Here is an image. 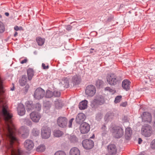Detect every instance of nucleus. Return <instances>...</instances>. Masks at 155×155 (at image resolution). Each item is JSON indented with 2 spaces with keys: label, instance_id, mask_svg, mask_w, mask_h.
Returning a JSON list of instances; mask_svg holds the SVG:
<instances>
[{
  "label": "nucleus",
  "instance_id": "nucleus-1",
  "mask_svg": "<svg viewBox=\"0 0 155 155\" xmlns=\"http://www.w3.org/2000/svg\"><path fill=\"white\" fill-rule=\"evenodd\" d=\"M15 129L16 131L15 132H14L13 129L11 130L12 135L11 136L10 144V155H20L19 151L12 148V146L14 143L18 142V140L16 137L17 135L18 134H21L22 137L26 138L28 136L29 134V130L25 126H21L18 131L17 130L16 127Z\"/></svg>",
  "mask_w": 155,
  "mask_h": 155
},
{
  "label": "nucleus",
  "instance_id": "nucleus-2",
  "mask_svg": "<svg viewBox=\"0 0 155 155\" xmlns=\"http://www.w3.org/2000/svg\"><path fill=\"white\" fill-rule=\"evenodd\" d=\"M106 78L108 83L111 86L116 85L120 79L115 74L112 73L107 74Z\"/></svg>",
  "mask_w": 155,
  "mask_h": 155
},
{
  "label": "nucleus",
  "instance_id": "nucleus-3",
  "mask_svg": "<svg viewBox=\"0 0 155 155\" xmlns=\"http://www.w3.org/2000/svg\"><path fill=\"white\" fill-rule=\"evenodd\" d=\"M112 132L114 137L117 138L121 137L124 135V131L122 128L120 127L115 126L112 128Z\"/></svg>",
  "mask_w": 155,
  "mask_h": 155
},
{
  "label": "nucleus",
  "instance_id": "nucleus-4",
  "mask_svg": "<svg viewBox=\"0 0 155 155\" xmlns=\"http://www.w3.org/2000/svg\"><path fill=\"white\" fill-rule=\"evenodd\" d=\"M141 131L143 135L146 137H149L152 133V129L151 126L145 124L143 126Z\"/></svg>",
  "mask_w": 155,
  "mask_h": 155
},
{
  "label": "nucleus",
  "instance_id": "nucleus-5",
  "mask_svg": "<svg viewBox=\"0 0 155 155\" xmlns=\"http://www.w3.org/2000/svg\"><path fill=\"white\" fill-rule=\"evenodd\" d=\"M96 92L95 86L92 85H89L87 86L85 89V93L87 97H93Z\"/></svg>",
  "mask_w": 155,
  "mask_h": 155
},
{
  "label": "nucleus",
  "instance_id": "nucleus-6",
  "mask_svg": "<svg viewBox=\"0 0 155 155\" xmlns=\"http://www.w3.org/2000/svg\"><path fill=\"white\" fill-rule=\"evenodd\" d=\"M51 132V130L49 127L47 126L43 127L41 132L42 137L45 139L48 138L50 136Z\"/></svg>",
  "mask_w": 155,
  "mask_h": 155
},
{
  "label": "nucleus",
  "instance_id": "nucleus-7",
  "mask_svg": "<svg viewBox=\"0 0 155 155\" xmlns=\"http://www.w3.org/2000/svg\"><path fill=\"white\" fill-rule=\"evenodd\" d=\"M45 93V91L44 89L41 87H38L35 91L34 97L36 99L40 100L44 97Z\"/></svg>",
  "mask_w": 155,
  "mask_h": 155
},
{
  "label": "nucleus",
  "instance_id": "nucleus-8",
  "mask_svg": "<svg viewBox=\"0 0 155 155\" xmlns=\"http://www.w3.org/2000/svg\"><path fill=\"white\" fill-rule=\"evenodd\" d=\"M104 97L101 95H97L92 101L94 105H102L105 102Z\"/></svg>",
  "mask_w": 155,
  "mask_h": 155
},
{
  "label": "nucleus",
  "instance_id": "nucleus-9",
  "mask_svg": "<svg viewBox=\"0 0 155 155\" xmlns=\"http://www.w3.org/2000/svg\"><path fill=\"white\" fill-rule=\"evenodd\" d=\"M82 144L84 148L89 150L92 149L94 146V142L90 139H85L83 141Z\"/></svg>",
  "mask_w": 155,
  "mask_h": 155
},
{
  "label": "nucleus",
  "instance_id": "nucleus-10",
  "mask_svg": "<svg viewBox=\"0 0 155 155\" xmlns=\"http://www.w3.org/2000/svg\"><path fill=\"white\" fill-rule=\"evenodd\" d=\"M30 119L33 122L38 123L39 122L41 118V115L39 113L34 111L30 114Z\"/></svg>",
  "mask_w": 155,
  "mask_h": 155
},
{
  "label": "nucleus",
  "instance_id": "nucleus-11",
  "mask_svg": "<svg viewBox=\"0 0 155 155\" xmlns=\"http://www.w3.org/2000/svg\"><path fill=\"white\" fill-rule=\"evenodd\" d=\"M142 121L144 122L150 123L152 121L151 114L147 112H144L141 115Z\"/></svg>",
  "mask_w": 155,
  "mask_h": 155
},
{
  "label": "nucleus",
  "instance_id": "nucleus-12",
  "mask_svg": "<svg viewBox=\"0 0 155 155\" xmlns=\"http://www.w3.org/2000/svg\"><path fill=\"white\" fill-rule=\"evenodd\" d=\"M90 129L89 124L85 122L81 124L80 126V132L82 134L87 133L89 131Z\"/></svg>",
  "mask_w": 155,
  "mask_h": 155
},
{
  "label": "nucleus",
  "instance_id": "nucleus-13",
  "mask_svg": "<svg viewBox=\"0 0 155 155\" xmlns=\"http://www.w3.org/2000/svg\"><path fill=\"white\" fill-rule=\"evenodd\" d=\"M68 122L67 118L64 117H59L57 120V123L59 126L61 127H66Z\"/></svg>",
  "mask_w": 155,
  "mask_h": 155
},
{
  "label": "nucleus",
  "instance_id": "nucleus-14",
  "mask_svg": "<svg viewBox=\"0 0 155 155\" xmlns=\"http://www.w3.org/2000/svg\"><path fill=\"white\" fill-rule=\"evenodd\" d=\"M24 146L25 149L28 151L32 150L34 147V143L33 141L30 140H26L24 143Z\"/></svg>",
  "mask_w": 155,
  "mask_h": 155
},
{
  "label": "nucleus",
  "instance_id": "nucleus-15",
  "mask_svg": "<svg viewBox=\"0 0 155 155\" xmlns=\"http://www.w3.org/2000/svg\"><path fill=\"white\" fill-rule=\"evenodd\" d=\"M108 153L110 155H115L117 152V149L115 145L114 144H110L107 147Z\"/></svg>",
  "mask_w": 155,
  "mask_h": 155
},
{
  "label": "nucleus",
  "instance_id": "nucleus-16",
  "mask_svg": "<svg viewBox=\"0 0 155 155\" xmlns=\"http://www.w3.org/2000/svg\"><path fill=\"white\" fill-rule=\"evenodd\" d=\"M86 116L83 113H80L78 114L76 118V123L80 124L83 122L85 120Z\"/></svg>",
  "mask_w": 155,
  "mask_h": 155
},
{
  "label": "nucleus",
  "instance_id": "nucleus-17",
  "mask_svg": "<svg viewBox=\"0 0 155 155\" xmlns=\"http://www.w3.org/2000/svg\"><path fill=\"white\" fill-rule=\"evenodd\" d=\"M130 82L128 80H124L122 82V86L124 89L128 91L130 88Z\"/></svg>",
  "mask_w": 155,
  "mask_h": 155
},
{
  "label": "nucleus",
  "instance_id": "nucleus-18",
  "mask_svg": "<svg viewBox=\"0 0 155 155\" xmlns=\"http://www.w3.org/2000/svg\"><path fill=\"white\" fill-rule=\"evenodd\" d=\"M26 110L28 111H30L34 109V106L32 101H27L25 103Z\"/></svg>",
  "mask_w": 155,
  "mask_h": 155
},
{
  "label": "nucleus",
  "instance_id": "nucleus-19",
  "mask_svg": "<svg viewBox=\"0 0 155 155\" xmlns=\"http://www.w3.org/2000/svg\"><path fill=\"white\" fill-rule=\"evenodd\" d=\"M17 111L20 116H22L25 114V110L24 105L22 104L18 105L17 108Z\"/></svg>",
  "mask_w": 155,
  "mask_h": 155
},
{
  "label": "nucleus",
  "instance_id": "nucleus-20",
  "mask_svg": "<svg viewBox=\"0 0 155 155\" xmlns=\"http://www.w3.org/2000/svg\"><path fill=\"white\" fill-rule=\"evenodd\" d=\"M69 154L70 155H80V151L78 148L74 147L70 150Z\"/></svg>",
  "mask_w": 155,
  "mask_h": 155
},
{
  "label": "nucleus",
  "instance_id": "nucleus-21",
  "mask_svg": "<svg viewBox=\"0 0 155 155\" xmlns=\"http://www.w3.org/2000/svg\"><path fill=\"white\" fill-rule=\"evenodd\" d=\"M13 117L12 114L10 113V143L11 142V136L12 135V132L11 130L13 129L14 132H15L16 130L15 126L12 120V117Z\"/></svg>",
  "mask_w": 155,
  "mask_h": 155
},
{
  "label": "nucleus",
  "instance_id": "nucleus-22",
  "mask_svg": "<svg viewBox=\"0 0 155 155\" xmlns=\"http://www.w3.org/2000/svg\"><path fill=\"white\" fill-rule=\"evenodd\" d=\"M132 134V130L130 127L127 128L125 130V137L126 139L129 140Z\"/></svg>",
  "mask_w": 155,
  "mask_h": 155
},
{
  "label": "nucleus",
  "instance_id": "nucleus-23",
  "mask_svg": "<svg viewBox=\"0 0 155 155\" xmlns=\"http://www.w3.org/2000/svg\"><path fill=\"white\" fill-rule=\"evenodd\" d=\"M87 101L84 100L80 102L79 105V107L81 110H84L87 107Z\"/></svg>",
  "mask_w": 155,
  "mask_h": 155
},
{
  "label": "nucleus",
  "instance_id": "nucleus-24",
  "mask_svg": "<svg viewBox=\"0 0 155 155\" xmlns=\"http://www.w3.org/2000/svg\"><path fill=\"white\" fill-rule=\"evenodd\" d=\"M72 81L75 84H78L81 81V78L77 75H76L73 77Z\"/></svg>",
  "mask_w": 155,
  "mask_h": 155
},
{
  "label": "nucleus",
  "instance_id": "nucleus-25",
  "mask_svg": "<svg viewBox=\"0 0 155 155\" xmlns=\"http://www.w3.org/2000/svg\"><path fill=\"white\" fill-rule=\"evenodd\" d=\"M27 73L28 79L29 80H31L34 75V71L33 69L30 68L28 69L27 71Z\"/></svg>",
  "mask_w": 155,
  "mask_h": 155
},
{
  "label": "nucleus",
  "instance_id": "nucleus-26",
  "mask_svg": "<svg viewBox=\"0 0 155 155\" xmlns=\"http://www.w3.org/2000/svg\"><path fill=\"white\" fill-rule=\"evenodd\" d=\"M36 41L39 46H42L44 43L45 39L42 38L40 37H38L36 39Z\"/></svg>",
  "mask_w": 155,
  "mask_h": 155
},
{
  "label": "nucleus",
  "instance_id": "nucleus-27",
  "mask_svg": "<svg viewBox=\"0 0 155 155\" xmlns=\"http://www.w3.org/2000/svg\"><path fill=\"white\" fill-rule=\"evenodd\" d=\"M27 81V78L25 76H23L21 79L19 81V83L21 86H23L25 85Z\"/></svg>",
  "mask_w": 155,
  "mask_h": 155
},
{
  "label": "nucleus",
  "instance_id": "nucleus-28",
  "mask_svg": "<svg viewBox=\"0 0 155 155\" xmlns=\"http://www.w3.org/2000/svg\"><path fill=\"white\" fill-rule=\"evenodd\" d=\"M45 149V145L43 144L38 146L36 149V150L38 152H42L44 151Z\"/></svg>",
  "mask_w": 155,
  "mask_h": 155
},
{
  "label": "nucleus",
  "instance_id": "nucleus-29",
  "mask_svg": "<svg viewBox=\"0 0 155 155\" xmlns=\"http://www.w3.org/2000/svg\"><path fill=\"white\" fill-rule=\"evenodd\" d=\"M62 81L63 82V84L64 85V87L66 88H68L69 85V81L67 78H63L62 79Z\"/></svg>",
  "mask_w": 155,
  "mask_h": 155
},
{
  "label": "nucleus",
  "instance_id": "nucleus-30",
  "mask_svg": "<svg viewBox=\"0 0 155 155\" xmlns=\"http://www.w3.org/2000/svg\"><path fill=\"white\" fill-rule=\"evenodd\" d=\"M63 134L62 131L59 130H55L54 132V135L55 137H59Z\"/></svg>",
  "mask_w": 155,
  "mask_h": 155
},
{
  "label": "nucleus",
  "instance_id": "nucleus-31",
  "mask_svg": "<svg viewBox=\"0 0 155 155\" xmlns=\"http://www.w3.org/2000/svg\"><path fill=\"white\" fill-rule=\"evenodd\" d=\"M104 84V82L101 80H98L96 82L95 85L97 87H102Z\"/></svg>",
  "mask_w": 155,
  "mask_h": 155
},
{
  "label": "nucleus",
  "instance_id": "nucleus-32",
  "mask_svg": "<svg viewBox=\"0 0 155 155\" xmlns=\"http://www.w3.org/2000/svg\"><path fill=\"white\" fill-rule=\"evenodd\" d=\"M53 96V92L49 90L46 91L45 94V97L47 98H50Z\"/></svg>",
  "mask_w": 155,
  "mask_h": 155
},
{
  "label": "nucleus",
  "instance_id": "nucleus-33",
  "mask_svg": "<svg viewBox=\"0 0 155 155\" xmlns=\"http://www.w3.org/2000/svg\"><path fill=\"white\" fill-rule=\"evenodd\" d=\"M104 90L105 91H109L112 94H114L116 92V91L114 89H113L109 87H105Z\"/></svg>",
  "mask_w": 155,
  "mask_h": 155
},
{
  "label": "nucleus",
  "instance_id": "nucleus-34",
  "mask_svg": "<svg viewBox=\"0 0 155 155\" xmlns=\"http://www.w3.org/2000/svg\"><path fill=\"white\" fill-rule=\"evenodd\" d=\"M32 133L34 136H38L40 133V131L37 128H34L32 131Z\"/></svg>",
  "mask_w": 155,
  "mask_h": 155
},
{
  "label": "nucleus",
  "instance_id": "nucleus-35",
  "mask_svg": "<svg viewBox=\"0 0 155 155\" xmlns=\"http://www.w3.org/2000/svg\"><path fill=\"white\" fill-rule=\"evenodd\" d=\"M34 106V109L37 111H40L41 108V105L39 103H36Z\"/></svg>",
  "mask_w": 155,
  "mask_h": 155
},
{
  "label": "nucleus",
  "instance_id": "nucleus-36",
  "mask_svg": "<svg viewBox=\"0 0 155 155\" xmlns=\"http://www.w3.org/2000/svg\"><path fill=\"white\" fill-rule=\"evenodd\" d=\"M5 26L3 23L0 21V33H2L5 31Z\"/></svg>",
  "mask_w": 155,
  "mask_h": 155
},
{
  "label": "nucleus",
  "instance_id": "nucleus-37",
  "mask_svg": "<svg viewBox=\"0 0 155 155\" xmlns=\"http://www.w3.org/2000/svg\"><path fill=\"white\" fill-rule=\"evenodd\" d=\"M103 50H99L97 51V50H96L95 51L97 53V55L98 56H101V55H104V53L103 52Z\"/></svg>",
  "mask_w": 155,
  "mask_h": 155
},
{
  "label": "nucleus",
  "instance_id": "nucleus-38",
  "mask_svg": "<svg viewBox=\"0 0 155 155\" xmlns=\"http://www.w3.org/2000/svg\"><path fill=\"white\" fill-rule=\"evenodd\" d=\"M103 117V114L99 113L97 114L96 116V119L97 120H99L101 119Z\"/></svg>",
  "mask_w": 155,
  "mask_h": 155
},
{
  "label": "nucleus",
  "instance_id": "nucleus-39",
  "mask_svg": "<svg viewBox=\"0 0 155 155\" xmlns=\"http://www.w3.org/2000/svg\"><path fill=\"white\" fill-rule=\"evenodd\" d=\"M121 98L122 96H117L115 98L114 100L115 103L117 104L120 102L121 101Z\"/></svg>",
  "mask_w": 155,
  "mask_h": 155
},
{
  "label": "nucleus",
  "instance_id": "nucleus-40",
  "mask_svg": "<svg viewBox=\"0 0 155 155\" xmlns=\"http://www.w3.org/2000/svg\"><path fill=\"white\" fill-rule=\"evenodd\" d=\"M54 155H66V153L62 151L59 150L56 152Z\"/></svg>",
  "mask_w": 155,
  "mask_h": 155
},
{
  "label": "nucleus",
  "instance_id": "nucleus-41",
  "mask_svg": "<svg viewBox=\"0 0 155 155\" xmlns=\"http://www.w3.org/2000/svg\"><path fill=\"white\" fill-rule=\"evenodd\" d=\"M55 105L56 107L58 109L61 108L63 106L62 103L61 102H59L58 101L56 102Z\"/></svg>",
  "mask_w": 155,
  "mask_h": 155
},
{
  "label": "nucleus",
  "instance_id": "nucleus-42",
  "mask_svg": "<svg viewBox=\"0 0 155 155\" xmlns=\"http://www.w3.org/2000/svg\"><path fill=\"white\" fill-rule=\"evenodd\" d=\"M151 148L153 149H155V139L153 140L151 142Z\"/></svg>",
  "mask_w": 155,
  "mask_h": 155
},
{
  "label": "nucleus",
  "instance_id": "nucleus-43",
  "mask_svg": "<svg viewBox=\"0 0 155 155\" xmlns=\"http://www.w3.org/2000/svg\"><path fill=\"white\" fill-rule=\"evenodd\" d=\"M14 29L16 31H18V30H22L23 31L24 29L21 26L18 27L17 25H15L14 27Z\"/></svg>",
  "mask_w": 155,
  "mask_h": 155
},
{
  "label": "nucleus",
  "instance_id": "nucleus-44",
  "mask_svg": "<svg viewBox=\"0 0 155 155\" xmlns=\"http://www.w3.org/2000/svg\"><path fill=\"white\" fill-rule=\"evenodd\" d=\"M53 95L55 97H59L61 95V93L60 92L58 91H55L53 92Z\"/></svg>",
  "mask_w": 155,
  "mask_h": 155
},
{
  "label": "nucleus",
  "instance_id": "nucleus-45",
  "mask_svg": "<svg viewBox=\"0 0 155 155\" xmlns=\"http://www.w3.org/2000/svg\"><path fill=\"white\" fill-rule=\"evenodd\" d=\"M70 139L72 142H74L77 140V138L75 136H72L70 137Z\"/></svg>",
  "mask_w": 155,
  "mask_h": 155
},
{
  "label": "nucleus",
  "instance_id": "nucleus-46",
  "mask_svg": "<svg viewBox=\"0 0 155 155\" xmlns=\"http://www.w3.org/2000/svg\"><path fill=\"white\" fill-rule=\"evenodd\" d=\"M74 120V118H71L70 120H69L68 122V126L69 127H72V123Z\"/></svg>",
  "mask_w": 155,
  "mask_h": 155
},
{
  "label": "nucleus",
  "instance_id": "nucleus-47",
  "mask_svg": "<svg viewBox=\"0 0 155 155\" xmlns=\"http://www.w3.org/2000/svg\"><path fill=\"white\" fill-rule=\"evenodd\" d=\"M111 114L109 112L107 113L104 117V119L106 120H107L109 117L111 115Z\"/></svg>",
  "mask_w": 155,
  "mask_h": 155
},
{
  "label": "nucleus",
  "instance_id": "nucleus-48",
  "mask_svg": "<svg viewBox=\"0 0 155 155\" xmlns=\"http://www.w3.org/2000/svg\"><path fill=\"white\" fill-rule=\"evenodd\" d=\"M42 66L43 69H47L49 68V66L48 65L46 66L45 64L44 63H42Z\"/></svg>",
  "mask_w": 155,
  "mask_h": 155
},
{
  "label": "nucleus",
  "instance_id": "nucleus-49",
  "mask_svg": "<svg viewBox=\"0 0 155 155\" xmlns=\"http://www.w3.org/2000/svg\"><path fill=\"white\" fill-rule=\"evenodd\" d=\"M127 104V103L126 102H125L121 103L120 104V106L123 107H125Z\"/></svg>",
  "mask_w": 155,
  "mask_h": 155
},
{
  "label": "nucleus",
  "instance_id": "nucleus-50",
  "mask_svg": "<svg viewBox=\"0 0 155 155\" xmlns=\"http://www.w3.org/2000/svg\"><path fill=\"white\" fill-rule=\"evenodd\" d=\"M28 61V60L26 58H25L24 60H22L20 63L21 64H23L24 63H26Z\"/></svg>",
  "mask_w": 155,
  "mask_h": 155
},
{
  "label": "nucleus",
  "instance_id": "nucleus-51",
  "mask_svg": "<svg viewBox=\"0 0 155 155\" xmlns=\"http://www.w3.org/2000/svg\"><path fill=\"white\" fill-rule=\"evenodd\" d=\"M106 129V126L105 124L103 125L101 127V129L103 131H105V130Z\"/></svg>",
  "mask_w": 155,
  "mask_h": 155
},
{
  "label": "nucleus",
  "instance_id": "nucleus-52",
  "mask_svg": "<svg viewBox=\"0 0 155 155\" xmlns=\"http://www.w3.org/2000/svg\"><path fill=\"white\" fill-rule=\"evenodd\" d=\"M71 28H72L71 26L70 25H68L67 26L66 29L68 31H70L71 30Z\"/></svg>",
  "mask_w": 155,
  "mask_h": 155
},
{
  "label": "nucleus",
  "instance_id": "nucleus-53",
  "mask_svg": "<svg viewBox=\"0 0 155 155\" xmlns=\"http://www.w3.org/2000/svg\"><path fill=\"white\" fill-rule=\"evenodd\" d=\"M27 121L28 123L27 124L29 126H31L32 124V122L28 119L27 120Z\"/></svg>",
  "mask_w": 155,
  "mask_h": 155
},
{
  "label": "nucleus",
  "instance_id": "nucleus-54",
  "mask_svg": "<svg viewBox=\"0 0 155 155\" xmlns=\"http://www.w3.org/2000/svg\"><path fill=\"white\" fill-rule=\"evenodd\" d=\"M142 139L140 138H139L138 139V143L139 144H140L142 141Z\"/></svg>",
  "mask_w": 155,
  "mask_h": 155
},
{
  "label": "nucleus",
  "instance_id": "nucleus-55",
  "mask_svg": "<svg viewBox=\"0 0 155 155\" xmlns=\"http://www.w3.org/2000/svg\"><path fill=\"white\" fill-rule=\"evenodd\" d=\"M29 86L28 85H26L25 86V90H26V92L28 91V89L29 88Z\"/></svg>",
  "mask_w": 155,
  "mask_h": 155
},
{
  "label": "nucleus",
  "instance_id": "nucleus-56",
  "mask_svg": "<svg viewBox=\"0 0 155 155\" xmlns=\"http://www.w3.org/2000/svg\"><path fill=\"white\" fill-rule=\"evenodd\" d=\"M18 33L16 31L15 32V34L14 35V37H16Z\"/></svg>",
  "mask_w": 155,
  "mask_h": 155
},
{
  "label": "nucleus",
  "instance_id": "nucleus-57",
  "mask_svg": "<svg viewBox=\"0 0 155 155\" xmlns=\"http://www.w3.org/2000/svg\"><path fill=\"white\" fill-rule=\"evenodd\" d=\"M5 15L7 16H8L9 15V13L8 12H5Z\"/></svg>",
  "mask_w": 155,
  "mask_h": 155
},
{
  "label": "nucleus",
  "instance_id": "nucleus-58",
  "mask_svg": "<svg viewBox=\"0 0 155 155\" xmlns=\"http://www.w3.org/2000/svg\"><path fill=\"white\" fill-rule=\"evenodd\" d=\"M15 87L13 86L12 88H11L10 90L13 91L14 90Z\"/></svg>",
  "mask_w": 155,
  "mask_h": 155
},
{
  "label": "nucleus",
  "instance_id": "nucleus-59",
  "mask_svg": "<svg viewBox=\"0 0 155 155\" xmlns=\"http://www.w3.org/2000/svg\"><path fill=\"white\" fill-rule=\"evenodd\" d=\"M127 116H124V120H127Z\"/></svg>",
  "mask_w": 155,
  "mask_h": 155
},
{
  "label": "nucleus",
  "instance_id": "nucleus-60",
  "mask_svg": "<svg viewBox=\"0 0 155 155\" xmlns=\"http://www.w3.org/2000/svg\"><path fill=\"white\" fill-rule=\"evenodd\" d=\"M94 135H93L92 137H90V138H94Z\"/></svg>",
  "mask_w": 155,
  "mask_h": 155
},
{
  "label": "nucleus",
  "instance_id": "nucleus-61",
  "mask_svg": "<svg viewBox=\"0 0 155 155\" xmlns=\"http://www.w3.org/2000/svg\"><path fill=\"white\" fill-rule=\"evenodd\" d=\"M90 53H93V51H90Z\"/></svg>",
  "mask_w": 155,
  "mask_h": 155
},
{
  "label": "nucleus",
  "instance_id": "nucleus-62",
  "mask_svg": "<svg viewBox=\"0 0 155 155\" xmlns=\"http://www.w3.org/2000/svg\"><path fill=\"white\" fill-rule=\"evenodd\" d=\"M94 50V49H93L92 48H91V49H90V50Z\"/></svg>",
  "mask_w": 155,
  "mask_h": 155
},
{
  "label": "nucleus",
  "instance_id": "nucleus-63",
  "mask_svg": "<svg viewBox=\"0 0 155 155\" xmlns=\"http://www.w3.org/2000/svg\"><path fill=\"white\" fill-rule=\"evenodd\" d=\"M2 17V16L1 15H0V18H1Z\"/></svg>",
  "mask_w": 155,
  "mask_h": 155
}]
</instances>
